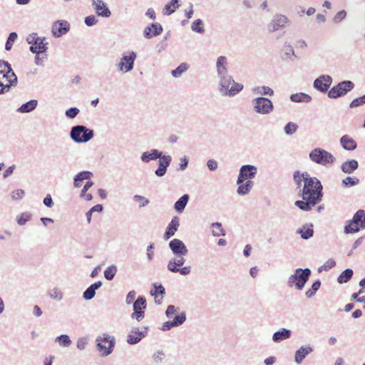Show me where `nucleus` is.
<instances>
[{"label":"nucleus","instance_id":"nucleus-1","mask_svg":"<svg viewBox=\"0 0 365 365\" xmlns=\"http://www.w3.org/2000/svg\"><path fill=\"white\" fill-rule=\"evenodd\" d=\"M218 90L220 93L223 96L233 97L241 92L244 88L243 85L235 82L232 77L227 74L217 76Z\"/></svg>","mask_w":365,"mask_h":365},{"label":"nucleus","instance_id":"nucleus-2","mask_svg":"<svg viewBox=\"0 0 365 365\" xmlns=\"http://www.w3.org/2000/svg\"><path fill=\"white\" fill-rule=\"evenodd\" d=\"M305 181L302 190V195L312 197L322 201L323 197V187L321 182L315 177L305 175Z\"/></svg>","mask_w":365,"mask_h":365},{"label":"nucleus","instance_id":"nucleus-3","mask_svg":"<svg viewBox=\"0 0 365 365\" xmlns=\"http://www.w3.org/2000/svg\"><path fill=\"white\" fill-rule=\"evenodd\" d=\"M312 272L309 268H297L287 279V286L294 287L297 290H302L309 281Z\"/></svg>","mask_w":365,"mask_h":365},{"label":"nucleus","instance_id":"nucleus-4","mask_svg":"<svg viewBox=\"0 0 365 365\" xmlns=\"http://www.w3.org/2000/svg\"><path fill=\"white\" fill-rule=\"evenodd\" d=\"M365 229V211L359 210L351 220H347L344 226V233L354 234Z\"/></svg>","mask_w":365,"mask_h":365},{"label":"nucleus","instance_id":"nucleus-5","mask_svg":"<svg viewBox=\"0 0 365 365\" xmlns=\"http://www.w3.org/2000/svg\"><path fill=\"white\" fill-rule=\"evenodd\" d=\"M94 136V131L83 125H74L71 128L70 138L77 143H86Z\"/></svg>","mask_w":365,"mask_h":365},{"label":"nucleus","instance_id":"nucleus-6","mask_svg":"<svg viewBox=\"0 0 365 365\" xmlns=\"http://www.w3.org/2000/svg\"><path fill=\"white\" fill-rule=\"evenodd\" d=\"M96 342V349L101 354V356H107L113 352L115 344V339L114 336L105 333L103 334V336H98Z\"/></svg>","mask_w":365,"mask_h":365},{"label":"nucleus","instance_id":"nucleus-7","mask_svg":"<svg viewBox=\"0 0 365 365\" xmlns=\"http://www.w3.org/2000/svg\"><path fill=\"white\" fill-rule=\"evenodd\" d=\"M253 111L261 115L270 114L274 110L272 101L266 97L258 96L251 101Z\"/></svg>","mask_w":365,"mask_h":365},{"label":"nucleus","instance_id":"nucleus-8","mask_svg":"<svg viewBox=\"0 0 365 365\" xmlns=\"http://www.w3.org/2000/svg\"><path fill=\"white\" fill-rule=\"evenodd\" d=\"M136 58L137 54L133 51L124 52L115 63L117 71L121 73H128L131 71L134 68Z\"/></svg>","mask_w":365,"mask_h":365},{"label":"nucleus","instance_id":"nucleus-9","mask_svg":"<svg viewBox=\"0 0 365 365\" xmlns=\"http://www.w3.org/2000/svg\"><path fill=\"white\" fill-rule=\"evenodd\" d=\"M186 255H174L173 258H171L167 264L168 269L173 273H180L181 275H187L191 272V267L190 266H183L185 264L186 259Z\"/></svg>","mask_w":365,"mask_h":365},{"label":"nucleus","instance_id":"nucleus-10","mask_svg":"<svg viewBox=\"0 0 365 365\" xmlns=\"http://www.w3.org/2000/svg\"><path fill=\"white\" fill-rule=\"evenodd\" d=\"M309 157L312 162L322 165L331 164L336 160L331 153L321 148L313 149L309 153Z\"/></svg>","mask_w":365,"mask_h":365},{"label":"nucleus","instance_id":"nucleus-11","mask_svg":"<svg viewBox=\"0 0 365 365\" xmlns=\"http://www.w3.org/2000/svg\"><path fill=\"white\" fill-rule=\"evenodd\" d=\"M45 37L38 36L36 33L29 34L26 42L31 45L29 51L36 55L45 53L48 49V42H45Z\"/></svg>","mask_w":365,"mask_h":365},{"label":"nucleus","instance_id":"nucleus-12","mask_svg":"<svg viewBox=\"0 0 365 365\" xmlns=\"http://www.w3.org/2000/svg\"><path fill=\"white\" fill-rule=\"evenodd\" d=\"M354 88V83L351 81H341L329 91L328 97L333 99L338 98L345 96L347 93L352 91Z\"/></svg>","mask_w":365,"mask_h":365},{"label":"nucleus","instance_id":"nucleus-13","mask_svg":"<svg viewBox=\"0 0 365 365\" xmlns=\"http://www.w3.org/2000/svg\"><path fill=\"white\" fill-rule=\"evenodd\" d=\"M257 173V168L255 165L247 164L241 166L237 179V184L240 185L245 181L253 179Z\"/></svg>","mask_w":365,"mask_h":365},{"label":"nucleus","instance_id":"nucleus-14","mask_svg":"<svg viewBox=\"0 0 365 365\" xmlns=\"http://www.w3.org/2000/svg\"><path fill=\"white\" fill-rule=\"evenodd\" d=\"M146 307L145 298L143 296H139L133 302V312L130 315L131 318L136 319L138 322L142 321L145 317V311Z\"/></svg>","mask_w":365,"mask_h":365},{"label":"nucleus","instance_id":"nucleus-15","mask_svg":"<svg viewBox=\"0 0 365 365\" xmlns=\"http://www.w3.org/2000/svg\"><path fill=\"white\" fill-rule=\"evenodd\" d=\"M0 69H4V78H5V82H9L10 86H16L18 83V78L15 73L14 72L10 63L4 60H0Z\"/></svg>","mask_w":365,"mask_h":365},{"label":"nucleus","instance_id":"nucleus-16","mask_svg":"<svg viewBox=\"0 0 365 365\" xmlns=\"http://www.w3.org/2000/svg\"><path fill=\"white\" fill-rule=\"evenodd\" d=\"M331 83L332 78L329 75L323 74L314 81L313 87L316 90L325 93L327 91L329 92V88Z\"/></svg>","mask_w":365,"mask_h":365},{"label":"nucleus","instance_id":"nucleus-17","mask_svg":"<svg viewBox=\"0 0 365 365\" xmlns=\"http://www.w3.org/2000/svg\"><path fill=\"white\" fill-rule=\"evenodd\" d=\"M289 21V19L285 15L276 14L268 24V31L269 32H274L284 29Z\"/></svg>","mask_w":365,"mask_h":365},{"label":"nucleus","instance_id":"nucleus-18","mask_svg":"<svg viewBox=\"0 0 365 365\" xmlns=\"http://www.w3.org/2000/svg\"><path fill=\"white\" fill-rule=\"evenodd\" d=\"M70 30V24L66 20H57L52 24L51 33L55 38H60Z\"/></svg>","mask_w":365,"mask_h":365},{"label":"nucleus","instance_id":"nucleus-19","mask_svg":"<svg viewBox=\"0 0 365 365\" xmlns=\"http://www.w3.org/2000/svg\"><path fill=\"white\" fill-rule=\"evenodd\" d=\"M169 248L173 255H187L188 250L185 243L179 239H173L169 242Z\"/></svg>","mask_w":365,"mask_h":365},{"label":"nucleus","instance_id":"nucleus-20","mask_svg":"<svg viewBox=\"0 0 365 365\" xmlns=\"http://www.w3.org/2000/svg\"><path fill=\"white\" fill-rule=\"evenodd\" d=\"M172 162V157L169 155L162 154L161 157L159 158L158 167L155 170V175L159 178L163 177L168 170V168L170 166Z\"/></svg>","mask_w":365,"mask_h":365},{"label":"nucleus","instance_id":"nucleus-21","mask_svg":"<svg viewBox=\"0 0 365 365\" xmlns=\"http://www.w3.org/2000/svg\"><path fill=\"white\" fill-rule=\"evenodd\" d=\"M148 329V327H144L143 330L140 331L138 328H133L127 336L128 344L133 345L140 342L146 336Z\"/></svg>","mask_w":365,"mask_h":365},{"label":"nucleus","instance_id":"nucleus-22","mask_svg":"<svg viewBox=\"0 0 365 365\" xmlns=\"http://www.w3.org/2000/svg\"><path fill=\"white\" fill-rule=\"evenodd\" d=\"M92 6L98 16L108 18L111 12L107 4L103 0H91Z\"/></svg>","mask_w":365,"mask_h":365},{"label":"nucleus","instance_id":"nucleus-23","mask_svg":"<svg viewBox=\"0 0 365 365\" xmlns=\"http://www.w3.org/2000/svg\"><path fill=\"white\" fill-rule=\"evenodd\" d=\"M302 200H297L294 204L300 210L304 211L311 210L314 205L321 202L312 197H307L304 195H302Z\"/></svg>","mask_w":365,"mask_h":365},{"label":"nucleus","instance_id":"nucleus-24","mask_svg":"<svg viewBox=\"0 0 365 365\" xmlns=\"http://www.w3.org/2000/svg\"><path fill=\"white\" fill-rule=\"evenodd\" d=\"M313 351V348L309 344L300 346L295 351L294 362L297 364H301L304 359Z\"/></svg>","mask_w":365,"mask_h":365},{"label":"nucleus","instance_id":"nucleus-25","mask_svg":"<svg viewBox=\"0 0 365 365\" xmlns=\"http://www.w3.org/2000/svg\"><path fill=\"white\" fill-rule=\"evenodd\" d=\"M163 31V26L158 23H153L145 28L143 31L144 37L150 39L160 35Z\"/></svg>","mask_w":365,"mask_h":365},{"label":"nucleus","instance_id":"nucleus-26","mask_svg":"<svg viewBox=\"0 0 365 365\" xmlns=\"http://www.w3.org/2000/svg\"><path fill=\"white\" fill-rule=\"evenodd\" d=\"M180 220L178 216H174L168 224L163 235L164 240H167L173 237L178 230L180 225Z\"/></svg>","mask_w":365,"mask_h":365},{"label":"nucleus","instance_id":"nucleus-27","mask_svg":"<svg viewBox=\"0 0 365 365\" xmlns=\"http://www.w3.org/2000/svg\"><path fill=\"white\" fill-rule=\"evenodd\" d=\"M227 65H228V62H227V58L226 56H220L217 58V61H216L217 76H221L229 74Z\"/></svg>","mask_w":365,"mask_h":365},{"label":"nucleus","instance_id":"nucleus-28","mask_svg":"<svg viewBox=\"0 0 365 365\" xmlns=\"http://www.w3.org/2000/svg\"><path fill=\"white\" fill-rule=\"evenodd\" d=\"M341 146L347 151H353L357 148V143L349 135H344L339 139Z\"/></svg>","mask_w":365,"mask_h":365},{"label":"nucleus","instance_id":"nucleus-29","mask_svg":"<svg viewBox=\"0 0 365 365\" xmlns=\"http://www.w3.org/2000/svg\"><path fill=\"white\" fill-rule=\"evenodd\" d=\"M162 154V151L153 148L148 151L143 152L140 155V160L145 163H148L151 160L159 159Z\"/></svg>","mask_w":365,"mask_h":365},{"label":"nucleus","instance_id":"nucleus-30","mask_svg":"<svg viewBox=\"0 0 365 365\" xmlns=\"http://www.w3.org/2000/svg\"><path fill=\"white\" fill-rule=\"evenodd\" d=\"M359 168V163L356 160H347L341 163V170L343 173L350 175Z\"/></svg>","mask_w":365,"mask_h":365},{"label":"nucleus","instance_id":"nucleus-31","mask_svg":"<svg viewBox=\"0 0 365 365\" xmlns=\"http://www.w3.org/2000/svg\"><path fill=\"white\" fill-rule=\"evenodd\" d=\"M313 225L306 224L302 227L296 230V234L299 235L303 240H309L314 235Z\"/></svg>","mask_w":365,"mask_h":365},{"label":"nucleus","instance_id":"nucleus-32","mask_svg":"<svg viewBox=\"0 0 365 365\" xmlns=\"http://www.w3.org/2000/svg\"><path fill=\"white\" fill-rule=\"evenodd\" d=\"M291 336V330L285 328H282L273 334L272 341L275 343H279L284 340L289 339Z\"/></svg>","mask_w":365,"mask_h":365},{"label":"nucleus","instance_id":"nucleus-33","mask_svg":"<svg viewBox=\"0 0 365 365\" xmlns=\"http://www.w3.org/2000/svg\"><path fill=\"white\" fill-rule=\"evenodd\" d=\"M102 286V282L98 281L91 284L83 293V297L85 300L92 299L95 295L96 292Z\"/></svg>","mask_w":365,"mask_h":365},{"label":"nucleus","instance_id":"nucleus-34","mask_svg":"<svg viewBox=\"0 0 365 365\" xmlns=\"http://www.w3.org/2000/svg\"><path fill=\"white\" fill-rule=\"evenodd\" d=\"M282 58L283 60H290L292 61H294L297 59V56L290 43H284Z\"/></svg>","mask_w":365,"mask_h":365},{"label":"nucleus","instance_id":"nucleus-35","mask_svg":"<svg viewBox=\"0 0 365 365\" xmlns=\"http://www.w3.org/2000/svg\"><path fill=\"white\" fill-rule=\"evenodd\" d=\"M38 106L37 100L33 99L29 101L22 104L20 107L16 109L18 113H30L34 110Z\"/></svg>","mask_w":365,"mask_h":365},{"label":"nucleus","instance_id":"nucleus-36","mask_svg":"<svg viewBox=\"0 0 365 365\" xmlns=\"http://www.w3.org/2000/svg\"><path fill=\"white\" fill-rule=\"evenodd\" d=\"M190 199L188 194H184L182 195L174 204V209L178 213H182Z\"/></svg>","mask_w":365,"mask_h":365},{"label":"nucleus","instance_id":"nucleus-37","mask_svg":"<svg viewBox=\"0 0 365 365\" xmlns=\"http://www.w3.org/2000/svg\"><path fill=\"white\" fill-rule=\"evenodd\" d=\"M312 97L305 93H297L290 96V100L294 103H309Z\"/></svg>","mask_w":365,"mask_h":365},{"label":"nucleus","instance_id":"nucleus-38","mask_svg":"<svg viewBox=\"0 0 365 365\" xmlns=\"http://www.w3.org/2000/svg\"><path fill=\"white\" fill-rule=\"evenodd\" d=\"M252 92L262 97L265 96H272L274 95V91L270 87L266 86L255 87L252 88Z\"/></svg>","mask_w":365,"mask_h":365},{"label":"nucleus","instance_id":"nucleus-39","mask_svg":"<svg viewBox=\"0 0 365 365\" xmlns=\"http://www.w3.org/2000/svg\"><path fill=\"white\" fill-rule=\"evenodd\" d=\"M254 185V182L251 180L245 181L243 183L239 185L237 192L240 195H245L248 194Z\"/></svg>","mask_w":365,"mask_h":365},{"label":"nucleus","instance_id":"nucleus-40","mask_svg":"<svg viewBox=\"0 0 365 365\" xmlns=\"http://www.w3.org/2000/svg\"><path fill=\"white\" fill-rule=\"evenodd\" d=\"M180 6V4L177 1H173L171 0L168 4H165V7L163 9V14L165 16H170L173 14L177 9Z\"/></svg>","mask_w":365,"mask_h":365},{"label":"nucleus","instance_id":"nucleus-41","mask_svg":"<svg viewBox=\"0 0 365 365\" xmlns=\"http://www.w3.org/2000/svg\"><path fill=\"white\" fill-rule=\"evenodd\" d=\"M55 342L57 343L61 347H68L72 344L71 338L67 334H61L58 336L55 339Z\"/></svg>","mask_w":365,"mask_h":365},{"label":"nucleus","instance_id":"nucleus-42","mask_svg":"<svg viewBox=\"0 0 365 365\" xmlns=\"http://www.w3.org/2000/svg\"><path fill=\"white\" fill-rule=\"evenodd\" d=\"M353 274V270L347 268L339 274L337 278V282L339 284L346 283L351 279Z\"/></svg>","mask_w":365,"mask_h":365},{"label":"nucleus","instance_id":"nucleus-43","mask_svg":"<svg viewBox=\"0 0 365 365\" xmlns=\"http://www.w3.org/2000/svg\"><path fill=\"white\" fill-rule=\"evenodd\" d=\"M49 297L57 302H60L63 298V293L58 287H54L48 291Z\"/></svg>","mask_w":365,"mask_h":365},{"label":"nucleus","instance_id":"nucleus-44","mask_svg":"<svg viewBox=\"0 0 365 365\" xmlns=\"http://www.w3.org/2000/svg\"><path fill=\"white\" fill-rule=\"evenodd\" d=\"M359 179L356 177L347 176L341 180V185L344 187H350L358 185Z\"/></svg>","mask_w":365,"mask_h":365},{"label":"nucleus","instance_id":"nucleus-45","mask_svg":"<svg viewBox=\"0 0 365 365\" xmlns=\"http://www.w3.org/2000/svg\"><path fill=\"white\" fill-rule=\"evenodd\" d=\"M321 286V281L319 279L316 280L312 285V287L305 292L307 298L310 299L313 297L316 292L319 289Z\"/></svg>","mask_w":365,"mask_h":365},{"label":"nucleus","instance_id":"nucleus-46","mask_svg":"<svg viewBox=\"0 0 365 365\" xmlns=\"http://www.w3.org/2000/svg\"><path fill=\"white\" fill-rule=\"evenodd\" d=\"M212 228V235L215 237L225 236V232L222 228V224L220 222H213L211 225Z\"/></svg>","mask_w":365,"mask_h":365},{"label":"nucleus","instance_id":"nucleus-47","mask_svg":"<svg viewBox=\"0 0 365 365\" xmlns=\"http://www.w3.org/2000/svg\"><path fill=\"white\" fill-rule=\"evenodd\" d=\"M306 174L309 173L307 172L301 173L299 170H297L294 173L293 179L295 184L297 185V188H299L302 186V182H304Z\"/></svg>","mask_w":365,"mask_h":365},{"label":"nucleus","instance_id":"nucleus-48","mask_svg":"<svg viewBox=\"0 0 365 365\" xmlns=\"http://www.w3.org/2000/svg\"><path fill=\"white\" fill-rule=\"evenodd\" d=\"M117 272V267L110 265L104 270V277L107 280H112Z\"/></svg>","mask_w":365,"mask_h":365},{"label":"nucleus","instance_id":"nucleus-49","mask_svg":"<svg viewBox=\"0 0 365 365\" xmlns=\"http://www.w3.org/2000/svg\"><path fill=\"white\" fill-rule=\"evenodd\" d=\"M187 69L188 65L185 63H182L175 69L172 71V76L175 78H178Z\"/></svg>","mask_w":365,"mask_h":365},{"label":"nucleus","instance_id":"nucleus-50","mask_svg":"<svg viewBox=\"0 0 365 365\" xmlns=\"http://www.w3.org/2000/svg\"><path fill=\"white\" fill-rule=\"evenodd\" d=\"M92 177H93V173L91 172L85 170V171H81V172L78 173V174H76L74 176L73 180H76V182H77L78 181H83L85 180H90Z\"/></svg>","mask_w":365,"mask_h":365},{"label":"nucleus","instance_id":"nucleus-51","mask_svg":"<svg viewBox=\"0 0 365 365\" xmlns=\"http://www.w3.org/2000/svg\"><path fill=\"white\" fill-rule=\"evenodd\" d=\"M153 286L154 287V290H150V294L154 296L155 299L157 298L158 294L163 296L165 294V289L161 284L154 283Z\"/></svg>","mask_w":365,"mask_h":365},{"label":"nucleus","instance_id":"nucleus-52","mask_svg":"<svg viewBox=\"0 0 365 365\" xmlns=\"http://www.w3.org/2000/svg\"><path fill=\"white\" fill-rule=\"evenodd\" d=\"M191 29L197 33L202 34L205 32V29L203 27V21L198 19L194 21L191 25Z\"/></svg>","mask_w":365,"mask_h":365},{"label":"nucleus","instance_id":"nucleus-53","mask_svg":"<svg viewBox=\"0 0 365 365\" xmlns=\"http://www.w3.org/2000/svg\"><path fill=\"white\" fill-rule=\"evenodd\" d=\"M17 38L18 34L16 32L9 34L5 44V49L6 51H10L12 48L13 43L16 41Z\"/></svg>","mask_w":365,"mask_h":365},{"label":"nucleus","instance_id":"nucleus-54","mask_svg":"<svg viewBox=\"0 0 365 365\" xmlns=\"http://www.w3.org/2000/svg\"><path fill=\"white\" fill-rule=\"evenodd\" d=\"M133 200L136 202H139V208L144 207L150 203V200L147 197L140 195H135L133 196Z\"/></svg>","mask_w":365,"mask_h":365},{"label":"nucleus","instance_id":"nucleus-55","mask_svg":"<svg viewBox=\"0 0 365 365\" xmlns=\"http://www.w3.org/2000/svg\"><path fill=\"white\" fill-rule=\"evenodd\" d=\"M89 339L88 336H82L78 339L76 341V348L80 350H84L88 344Z\"/></svg>","mask_w":365,"mask_h":365},{"label":"nucleus","instance_id":"nucleus-56","mask_svg":"<svg viewBox=\"0 0 365 365\" xmlns=\"http://www.w3.org/2000/svg\"><path fill=\"white\" fill-rule=\"evenodd\" d=\"M186 320V314L184 312H180L179 314L176 315L173 322L176 327H179L182 325Z\"/></svg>","mask_w":365,"mask_h":365},{"label":"nucleus","instance_id":"nucleus-57","mask_svg":"<svg viewBox=\"0 0 365 365\" xmlns=\"http://www.w3.org/2000/svg\"><path fill=\"white\" fill-rule=\"evenodd\" d=\"M336 265V262L333 259H328L322 266L318 268V272L328 271Z\"/></svg>","mask_w":365,"mask_h":365},{"label":"nucleus","instance_id":"nucleus-58","mask_svg":"<svg viewBox=\"0 0 365 365\" xmlns=\"http://www.w3.org/2000/svg\"><path fill=\"white\" fill-rule=\"evenodd\" d=\"M297 128L298 126L296 123L289 122L284 126V133L287 135H292L297 131Z\"/></svg>","mask_w":365,"mask_h":365},{"label":"nucleus","instance_id":"nucleus-59","mask_svg":"<svg viewBox=\"0 0 365 365\" xmlns=\"http://www.w3.org/2000/svg\"><path fill=\"white\" fill-rule=\"evenodd\" d=\"M365 104V94L361 97L354 98L349 104L351 108L361 106Z\"/></svg>","mask_w":365,"mask_h":365},{"label":"nucleus","instance_id":"nucleus-60","mask_svg":"<svg viewBox=\"0 0 365 365\" xmlns=\"http://www.w3.org/2000/svg\"><path fill=\"white\" fill-rule=\"evenodd\" d=\"M346 11L345 10H341L337 12L333 17L332 21L335 24L340 23L346 16Z\"/></svg>","mask_w":365,"mask_h":365},{"label":"nucleus","instance_id":"nucleus-61","mask_svg":"<svg viewBox=\"0 0 365 365\" xmlns=\"http://www.w3.org/2000/svg\"><path fill=\"white\" fill-rule=\"evenodd\" d=\"M31 215L29 213H22L17 217V223L22 226L31 220Z\"/></svg>","mask_w":365,"mask_h":365},{"label":"nucleus","instance_id":"nucleus-62","mask_svg":"<svg viewBox=\"0 0 365 365\" xmlns=\"http://www.w3.org/2000/svg\"><path fill=\"white\" fill-rule=\"evenodd\" d=\"M79 112L80 110L78 108L76 107H72L66 110L65 115L68 118L73 119L78 115Z\"/></svg>","mask_w":365,"mask_h":365},{"label":"nucleus","instance_id":"nucleus-63","mask_svg":"<svg viewBox=\"0 0 365 365\" xmlns=\"http://www.w3.org/2000/svg\"><path fill=\"white\" fill-rule=\"evenodd\" d=\"M98 22V19L95 15H89L84 19V23L88 26H93Z\"/></svg>","mask_w":365,"mask_h":365},{"label":"nucleus","instance_id":"nucleus-64","mask_svg":"<svg viewBox=\"0 0 365 365\" xmlns=\"http://www.w3.org/2000/svg\"><path fill=\"white\" fill-rule=\"evenodd\" d=\"M135 297H136V292L134 290L130 291L127 294L126 297H125L126 304L130 305L131 304H133V302L135 301Z\"/></svg>","mask_w":365,"mask_h":365}]
</instances>
